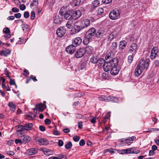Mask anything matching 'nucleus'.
Here are the masks:
<instances>
[{"label":"nucleus","instance_id":"1","mask_svg":"<svg viewBox=\"0 0 159 159\" xmlns=\"http://www.w3.org/2000/svg\"><path fill=\"white\" fill-rule=\"evenodd\" d=\"M96 32V30L94 28L92 27L89 29L86 33L85 39L83 41V43L85 45L88 44L92 38L95 35Z\"/></svg>","mask_w":159,"mask_h":159},{"label":"nucleus","instance_id":"2","mask_svg":"<svg viewBox=\"0 0 159 159\" xmlns=\"http://www.w3.org/2000/svg\"><path fill=\"white\" fill-rule=\"evenodd\" d=\"M118 60L117 58H115L111 61H105V64L103 65V70L106 72L109 71L114 65V66H118Z\"/></svg>","mask_w":159,"mask_h":159},{"label":"nucleus","instance_id":"3","mask_svg":"<svg viewBox=\"0 0 159 159\" xmlns=\"http://www.w3.org/2000/svg\"><path fill=\"white\" fill-rule=\"evenodd\" d=\"M150 59L148 58L141 59L138 66L143 70H146L149 66Z\"/></svg>","mask_w":159,"mask_h":159},{"label":"nucleus","instance_id":"4","mask_svg":"<svg viewBox=\"0 0 159 159\" xmlns=\"http://www.w3.org/2000/svg\"><path fill=\"white\" fill-rule=\"evenodd\" d=\"M109 17L111 20H115L119 18L120 17V10L114 9L111 10L109 14Z\"/></svg>","mask_w":159,"mask_h":159},{"label":"nucleus","instance_id":"5","mask_svg":"<svg viewBox=\"0 0 159 159\" xmlns=\"http://www.w3.org/2000/svg\"><path fill=\"white\" fill-rule=\"evenodd\" d=\"M98 100L100 101H104L105 102L112 101L114 102H116L118 100V99L116 97L111 96H102L98 97Z\"/></svg>","mask_w":159,"mask_h":159},{"label":"nucleus","instance_id":"6","mask_svg":"<svg viewBox=\"0 0 159 159\" xmlns=\"http://www.w3.org/2000/svg\"><path fill=\"white\" fill-rule=\"evenodd\" d=\"M74 10L72 9L69 10L65 12L64 14V18L66 20L73 19L74 18Z\"/></svg>","mask_w":159,"mask_h":159},{"label":"nucleus","instance_id":"7","mask_svg":"<svg viewBox=\"0 0 159 159\" xmlns=\"http://www.w3.org/2000/svg\"><path fill=\"white\" fill-rule=\"evenodd\" d=\"M137 50V45L136 43H132L129 47L128 52L133 54H135Z\"/></svg>","mask_w":159,"mask_h":159},{"label":"nucleus","instance_id":"8","mask_svg":"<svg viewBox=\"0 0 159 159\" xmlns=\"http://www.w3.org/2000/svg\"><path fill=\"white\" fill-rule=\"evenodd\" d=\"M66 31L64 27H60L57 29L56 34L58 37L61 38L64 35Z\"/></svg>","mask_w":159,"mask_h":159},{"label":"nucleus","instance_id":"9","mask_svg":"<svg viewBox=\"0 0 159 159\" xmlns=\"http://www.w3.org/2000/svg\"><path fill=\"white\" fill-rule=\"evenodd\" d=\"M76 50L75 46V45L72 44L67 46L66 49V52L70 54L73 53Z\"/></svg>","mask_w":159,"mask_h":159},{"label":"nucleus","instance_id":"10","mask_svg":"<svg viewBox=\"0 0 159 159\" xmlns=\"http://www.w3.org/2000/svg\"><path fill=\"white\" fill-rule=\"evenodd\" d=\"M127 43L125 40H122L119 43V50L122 52H124L125 50L124 48L126 46Z\"/></svg>","mask_w":159,"mask_h":159},{"label":"nucleus","instance_id":"11","mask_svg":"<svg viewBox=\"0 0 159 159\" xmlns=\"http://www.w3.org/2000/svg\"><path fill=\"white\" fill-rule=\"evenodd\" d=\"M85 54L83 48H81L78 49L75 54V57L77 58H80L83 57Z\"/></svg>","mask_w":159,"mask_h":159},{"label":"nucleus","instance_id":"12","mask_svg":"<svg viewBox=\"0 0 159 159\" xmlns=\"http://www.w3.org/2000/svg\"><path fill=\"white\" fill-rule=\"evenodd\" d=\"M158 51V47H153L151 51L150 55L151 58L152 59H154L156 57Z\"/></svg>","mask_w":159,"mask_h":159},{"label":"nucleus","instance_id":"13","mask_svg":"<svg viewBox=\"0 0 159 159\" xmlns=\"http://www.w3.org/2000/svg\"><path fill=\"white\" fill-rule=\"evenodd\" d=\"M105 30L101 28L99 29L96 32L95 36L97 38L100 37L105 34Z\"/></svg>","mask_w":159,"mask_h":159},{"label":"nucleus","instance_id":"14","mask_svg":"<svg viewBox=\"0 0 159 159\" xmlns=\"http://www.w3.org/2000/svg\"><path fill=\"white\" fill-rule=\"evenodd\" d=\"M82 27L83 28H86L89 26L90 24V21L88 19H84L82 20L81 23Z\"/></svg>","mask_w":159,"mask_h":159},{"label":"nucleus","instance_id":"15","mask_svg":"<svg viewBox=\"0 0 159 159\" xmlns=\"http://www.w3.org/2000/svg\"><path fill=\"white\" fill-rule=\"evenodd\" d=\"M36 141L41 145H47L48 143V140L42 138H38L37 139Z\"/></svg>","mask_w":159,"mask_h":159},{"label":"nucleus","instance_id":"16","mask_svg":"<svg viewBox=\"0 0 159 159\" xmlns=\"http://www.w3.org/2000/svg\"><path fill=\"white\" fill-rule=\"evenodd\" d=\"M82 40L81 38L77 37L72 42V44L75 45V47L80 45L82 43Z\"/></svg>","mask_w":159,"mask_h":159},{"label":"nucleus","instance_id":"17","mask_svg":"<svg viewBox=\"0 0 159 159\" xmlns=\"http://www.w3.org/2000/svg\"><path fill=\"white\" fill-rule=\"evenodd\" d=\"M23 143L25 144L29 142L31 139V138L30 136L27 135H23L21 136Z\"/></svg>","mask_w":159,"mask_h":159},{"label":"nucleus","instance_id":"18","mask_svg":"<svg viewBox=\"0 0 159 159\" xmlns=\"http://www.w3.org/2000/svg\"><path fill=\"white\" fill-rule=\"evenodd\" d=\"M117 66H114V65L111 69L110 72L111 74L112 75H117L119 71V70L117 68Z\"/></svg>","mask_w":159,"mask_h":159},{"label":"nucleus","instance_id":"19","mask_svg":"<svg viewBox=\"0 0 159 159\" xmlns=\"http://www.w3.org/2000/svg\"><path fill=\"white\" fill-rule=\"evenodd\" d=\"M37 152V150L35 148H31L26 150V153L28 155H31L35 154Z\"/></svg>","mask_w":159,"mask_h":159},{"label":"nucleus","instance_id":"20","mask_svg":"<svg viewBox=\"0 0 159 159\" xmlns=\"http://www.w3.org/2000/svg\"><path fill=\"white\" fill-rule=\"evenodd\" d=\"M143 70L138 65H137L135 70V75L136 76H139L142 72Z\"/></svg>","mask_w":159,"mask_h":159},{"label":"nucleus","instance_id":"21","mask_svg":"<svg viewBox=\"0 0 159 159\" xmlns=\"http://www.w3.org/2000/svg\"><path fill=\"white\" fill-rule=\"evenodd\" d=\"M36 107L37 108L39 109L41 111H43L46 108V105L42 103L37 104L36 105Z\"/></svg>","mask_w":159,"mask_h":159},{"label":"nucleus","instance_id":"22","mask_svg":"<svg viewBox=\"0 0 159 159\" xmlns=\"http://www.w3.org/2000/svg\"><path fill=\"white\" fill-rule=\"evenodd\" d=\"M11 53V51L9 49H6L5 50H2L0 52V54L2 56H7L10 54Z\"/></svg>","mask_w":159,"mask_h":159},{"label":"nucleus","instance_id":"23","mask_svg":"<svg viewBox=\"0 0 159 159\" xmlns=\"http://www.w3.org/2000/svg\"><path fill=\"white\" fill-rule=\"evenodd\" d=\"M74 28L75 30V33H77L80 31L81 30L84 29L80 24V25H75Z\"/></svg>","mask_w":159,"mask_h":159},{"label":"nucleus","instance_id":"24","mask_svg":"<svg viewBox=\"0 0 159 159\" xmlns=\"http://www.w3.org/2000/svg\"><path fill=\"white\" fill-rule=\"evenodd\" d=\"M25 129L26 130H31L33 126V124L31 123H27L24 125Z\"/></svg>","mask_w":159,"mask_h":159},{"label":"nucleus","instance_id":"25","mask_svg":"<svg viewBox=\"0 0 159 159\" xmlns=\"http://www.w3.org/2000/svg\"><path fill=\"white\" fill-rule=\"evenodd\" d=\"M83 48L84 50V51L85 54L86 52L89 53V54L91 53L93 48L92 47L89 46H87L85 48Z\"/></svg>","mask_w":159,"mask_h":159},{"label":"nucleus","instance_id":"26","mask_svg":"<svg viewBox=\"0 0 159 159\" xmlns=\"http://www.w3.org/2000/svg\"><path fill=\"white\" fill-rule=\"evenodd\" d=\"M74 17H76V19L79 18L81 15V12L80 11L78 10L76 11H74Z\"/></svg>","mask_w":159,"mask_h":159},{"label":"nucleus","instance_id":"27","mask_svg":"<svg viewBox=\"0 0 159 159\" xmlns=\"http://www.w3.org/2000/svg\"><path fill=\"white\" fill-rule=\"evenodd\" d=\"M116 36V32H113L111 33L109 36L108 40L110 41H111Z\"/></svg>","mask_w":159,"mask_h":159},{"label":"nucleus","instance_id":"28","mask_svg":"<svg viewBox=\"0 0 159 159\" xmlns=\"http://www.w3.org/2000/svg\"><path fill=\"white\" fill-rule=\"evenodd\" d=\"M117 43L116 42H113L111 47V49L112 51L114 52H116V50L117 48Z\"/></svg>","mask_w":159,"mask_h":159},{"label":"nucleus","instance_id":"29","mask_svg":"<svg viewBox=\"0 0 159 159\" xmlns=\"http://www.w3.org/2000/svg\"><path fill=\"white\" fill-rule=\"evenodd\" d=\"M43 152L44 154L47 156L52 155L53 153V152L52 150L46 148L44 149L43 150Z\"/></svg>","mask_w":159,"mask_h":159},{"label":"nucleus","instance_id":"30","mask_svg":"<svg viewBox=\"0 0 159 159\" xmlns=\"http://www.w3.org/2000/svg\"><path fill=\"white\" fill-rule=\"evenodd\" d=\"M111 54L110 52H109L107 54L105 57L106 61H108V62H110L111 61H112L113 60V59L112 58Z\"/></svg>","mask_w":159,"mask_h":159},{"label":"nucleus","instance_id":"31","mask_svg":"<svg viewBox=\"0 0 159 159\" xmlns=\"http://www.w3.org/2000/svg\"><path fill=\"white\" fill-rule=\"evenodd\" d=\"M73 19H70L68 20L66 24V26L68 29L71 28L72 27V24L73 23Z\"/></svg>","mask_w":159,"mask_h":159},{"label":"nucleus","instance_id":"32","mask_svg":"<svg viewBox=\"0 0 159 159\" xmlns=\"http://www.w3.org/2000/svg\"><path fill=\"white\" fill-rule=\"evenodd\" d=\"M80 2L81 0H73L71 2V4L73 6H76L79 5Z\"/></svg>","mask_w":159,"mask_h":159},{"label":"nucleus","instance_id":"33","mask_svg":"<svg viewBox=\"0 0 159 159\" xmlns=\"http://www.w3.org/2000/svg\"><path fill=\"white\" fill-rule=\"evenodd\" d=\"M97 15H102L104 13V10L103 8L99 7L97 10Z\"/></svg>","mask_w":159,"mask_h":159},{"label":"nucleus","instance_id":"34","mask_svg":"<svg viewBox=\"0 0 159 159\" xmlns=\"http://www.w3.org/2000/svg\"><path fill=\"white\" fill-rule=\"evenodd\" d=\"M98 61L97 57L93 56L90 59V62L93 64L96 63Z\"/></svg>","mask_w":159,"mask_h":159},{"label":"nucleus","instance_id":"35","mask_svg":"<svg viewBox=\"0 0 159 159\" xmlns=\"http://www.w3.org/2000/svg\"><path fill=\"white\" fill-rule=\"evenodd\" d=\"M8 106L11 108V111L14 112L15 110V106L12 102H10L8 104Z\"/></svg>","mask_w":159,"mask_h":159},{"label":"nucleus","instance_id":"36","mask_svg":"<svg viewBox=\"0 0 159 159\" xmlns=\"http://www.w3.org/2000/svg\"><path fill=\"white\" fill-rule=\"evenodd\" d=\"M72 145L71 142L70 141H69L65 145V148L66 149H69L71 148Z\"/></svg>","mask_w":159,"mask_h":159},{"label":"nucleus","instance_id":"37","mask_svg":"<svg viewBox=\"0 0 159 159\" xmlns=\"http://www.w3.org/2000/svg\"><path fill=\"white\" fill-rule=\"evenodd\" d=\"M98 61L97 62L98 64H99L100 66H102V65L105 64V60H104V59L100 58L99 60L98 59Z\"/></svg>","mask_w":159,"mask_h":159},{"label":"nucleus","instance_id":"38","mask_svg":"<svg viewBox=\"0 0 159 159\" xmlns=\"http://www.w3.org/2000/svg\"><path fill=\"white\" fill-rule=\"evenodd\" d=\"M135 54H133L132 55H129L128 57V62L129 64H130L133 61L134 56Z\"/></svg>","mask_w":159,"mask_h":159},{"label":"nucleus","instance_id":"39","mask_svg":"<svg viewBox=\"0 0 159 159\" xmlns=\"http://www.w3.org/2000/svg\"><path fill=\"white\" fill-rule=\"evenodd\" d=\"M100 3L99 1L98 0H95L93 2V6L94 7H98Z\"/></svg>","mask_w":159,"mask_h":159},{"label":"nucleus","instance_id":"40","mask_svg":"<svg viewBox=\"0 0 159 159\" xmlns=\"http://www.w3.org/2000/svg\"><path fill=\"white\" fill-rule=\"evenodd\" d=\"M19 39H20V40H19L18 42L16 43V44H22L23 43H25L26 42V40H25V39H22L20 38H19Z\"/></svg>","mask_w":159,"mask_h":159},{"label":"nucleus","instance_id":"41","mask_svg":"<svg viewBox=\"0 0 159 159\" xmlns=\"http://www.w3.org/2000/svg\"><path fill=\"white\" fill-rule=\"evenodd\" d=\"M21 26H22V28H23V30L24 32H25L29 28V27L30 26L29 25L27 24L22 25H21Z\"/></svg>","mask_w":159,"mask_h":159},{"label":"nucleus","instance_id":"42","mask_svg":"<svg viewBox=\"0 0 159 159\" xmlns=\"http://www.w3.org/2000/svg\"><path fill=\"white\" fill-rule=\"evenodd\" d=\"M17 130L19 132H21L25 130L24 125H20L17 128Z\"/></svg>","mask_w":159,"mask_h":159},{"label":"nucleus","instance_id":"43","mask_svg":"<svg viewBox=\"0 0 159 159\" xmlns=\"http://www.w3.org/2000/svg\"><path fill=\"white\" fill-rule=\"evenodd\" d=\"M109 115L108 114L106 115L103 120L101 121V123H105L107 120L108 119Z\"/></svg>","mask_w":159,"mask_h":159},{"label":"nucleus","instance_id":"44","mask_svg":"<svg viewBox=\"0 0 159 159\" xmlns=\"http://www.w3.org/2000/svg\"><path fill=\"white\" fill-rule=\"evenodd\" d=\"M38 4V0H33L32 3L30 4V7H32L34 6H37Z\"/></svg>","mask_w":159,"mask_h":159},{"label":"nucleus","instance_id":"45","mask_svg":"<svg viewBox=\"0 0 159 159\" xmlns=\"http://www.w3.org/2000/svg\"><path fill=\"white\" fill-rule=\"evenodd\" d=\"M3 32L4 33L8 34L10 33V30L8 27H5L3 30Z\"/></svg>","mask_w":159,"mask_h":159},{"label":"nucleus","instance_id":"46","mask_svg":"<svg viewBox=\"0 0 159 159\" xmlns=\"http://www.w3.org/2000/svg\"><path fill=\"white\" fill-rule=\"evenodd\" d=\"M136 139V137L134 136H132L131 137H128L127 138L125 139V141L127 140L134 141Z\"/></svg>","mask_w":159,"mask_h":159},{"label":"nucleus","instance_id":"47","mask_svg":"<svg viewBox=\"0 0 159 159\" xmlns=\"http://www.w3.org/2000/svg\"><path fill=\"white\" fill-rule=\"evenodd\" d=\"M80 138V137L79 136L75 135L73 137V140L74 141L77 142L79 140Z\"/></svg>","mask_w":159,"mask_h":159},{"label":"nucleus","instance_id":"48","mask_svg":"<svg viewBox=\"0 0 159 159\" xmlns=\"http://www.w3.org/2000/svg\"><path fill=\"white\" fill-rule=\"evenodd\" d=\"M15 142L16 144L19 143L20 144H21L23 143L22 140V139H15Z\"/></svg>","mask_w":159,"mask_h":159},{"label":"nucleus","instance_id":"49","mask_svg":"<svg viewBox=\"0 0 159 159\" xmlns=\"http://www.w3.org/2000/svg\"><path fill=\"white\" fill-rule=\"evenodd\" d=\"M26 116L29 117L30 119H33L35 117V116L32 114H27L26 115Z\"/></svg>","mask_w":159,"mask_h":159},{"label":"nucleus","instance_id":"50","mask_svg":"<svg viewBox=\"0 0 159 159\" xmlns=\"http://www.w3.org/2000/svg\"><path fill=\"white\" fill-rule=\"evenodd\" d=\"M112 0H102V3L107 4L111 2Z\"/></svg>","mask_w":159,"mask_h":159},{"label":"nucleus","instance_id":"51","mask_svg":"<svg viewBox=\"0 0 159 159\" xmlns=\"http://www.w3.org/2000/svg\"><path fill=\"white\" fill-rule=\"evenodd\" d=\"M148 129L149 130H148V131H146V132H150V131H158V130H159V128L157 129V128H152L149 129Z\"/></svg>","mask_w":159,"mask_h":159},{"label":"nucleus","instance_id":"52","mask_svg":"<svg viewBox=\"0 0 159 159\" xmlns=\"http://www.w3.org/2000/svg\"><path fill=\"white\" fill-rule=\"evenodd\" d=\"M59 159H63L66 158V156L65 155L59 154L58 155Z\"/></svg>","mask_w":159,"mask_h":159},{"label":"nucleus","instance_id":"53","mask_svg":"<svg viewBox=\"0 0 159 159\" xmlns=\"http://www.w3.org/2000/svg\"><path fill=\"white\" fill-rule=\"evenodd\" d=\"M24 16L25 18H28L30 16L29 12L28 11H25L24 13Z\"/></svg>","mask_w":159,"mask_h":159},{"label":"nucleus","instance_id":"54","mask_svg":"<svg viewBox=\"0 0 159 159\" xmlns=\"http://www.w3.org/2000/svg\"><path fill=\"white\" fill-rule=\"evenodd\" d=\"M35 13L34 11H31V13L30 19L32 20L34 19L35 18Z\"/></svg>","mask_w":159,"mask_h":159},{"label":"nucleus","instance_id":"55","mask_svg":"<svg viewBox=\"0 0 159 159\" xmlns=\"http://www.w3.org/2000/svg\"><path fill=\"white\" fill-rule=\"evenodd\" d=\"M10 84L11 85H15L16 86V85L15 84L14 80L10 79Z\"/></svg>","mask_w":159,"mask_h":159},{"label":"nucleus","instance_id":"56","mask_svg":"<svg viewBox=\"0 0 159 159\" xmlns=\"http://www.w3.org/2000/svg\"><path fill=\"white\" fill-rule=\"evenodd\" d=\"M20 8L21 10H24L26 8V7L24 4H22L20 6Z\"/></svg>","mask_w":159,"mask_h":159},{"label":"nucleus","instance_id":"57","mask_svg":"<svg viewBox=\"0 0 159 159\" xmlns=\"http://www.w3.org/2000/svg\"><path fill=\"white\" fill-rule=\"evenodd\" d=\"M78 127L80 129H82L83 127V122L82 121H79L78 122Z\"/></svg>","mask_w":159,"mask_h":159},{"label":"nucleus","instance_id":"58","mask_svg":"<svg viewBox=\"0 0 159 159\" xmlns=\"http://www.w3.org/2000/svg\"><path fill=\"white\" fill-rule=\"evenodd\" d=\"M85 144L84 140L83 139H81L79 142V144L80 146H83Z\"/></svg>","mask_w":159,"mask_h":159},{"label":"nucleus","instance_id":"59","mask_svg":"<svg viewBox=\"0 0 159 159\" xmlns=\"http://www.w3.org/2000/svg\"><path fill=\"white\" fill-rule=\"evenodd\" d=\"M75 95L76 96V97L78 98L81 97L82 96V95L81 93L79 92L77 93H75Z\"/></svg>","mask_w":159,"mask_h":159},{"label":"nucleus","instance_id":"60","mask_svg":"<svg viewBox=\"0 0 159 159\" xmlns=\"http://www.w3.org/2000/svg\"><path fill=\"white\" fill-rule=\"evenodd\" d=\"M108 75L105 73H103L102 75V77L104 79H107L108 78Z\"/></svg>","mask_w":159,"mask_h":159},{"label":"nucleus","instance_id":"61","mask_svg":"<svg viewBox=\"0 0 159 159\" xmlns=\"http://www.w3.org/2000/svg\"><path fill=\"white\" fill-rule=\"evenodd\" d=\"M39 129L42 131H44L45 130V127L43 125H40L39 127Z\"/></svg>","mask_w":159,"mask_h":159},{"label":"nucleus","instance_id":"62","mask_svg":"<svg viewBox=\"0 0 159 159\" xmlns=\"http://www.w3.org/2000/svg\"><path fill=\"white\" fill-rule=\"evenodd\" d=\"M15 17L17 18H20L21 16V14L20 13H17L14 15Z\"/></svg>","mask_w":159,"mask_h":159},{"label":"nucleus","instance_id":"63","mask_svg":"<svg viewBox=\"0 0 159 159\" xmlns=\"http://www.w3.org/2000/svg\"><path fill=\"white\" fill-rule=\"evenodd\" d=\"M12 11L14 12H17L19 11V9L18 8L14 7L12 8Z\"/></svg>","mask_w":159,"mask_h":159},{"label":"nucleus","instance_id":"64","mask_svg":"<svg viewBox=\"0 0 159 159\" xmlns=\"http://www.w3.org/2000/svg\"><path fill=\"white\" fill-rule=\"evenodd\" d=\"M85 66L86 65L85 63H82L81 65L80 70H82L83 69H84L85 68Z\"/></svg>","mask_w":159,"mask_h":159}]
</instances>
